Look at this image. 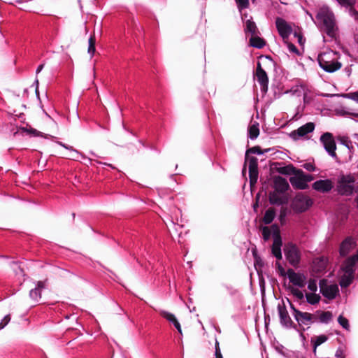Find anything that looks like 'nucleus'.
<instances>
[{
  "label": "nucleus",
  "instance_id": "f704fd0d",
  "mask_svg": "<svg viewBox=\"0 0 358 358\" xmlns=\"http://www.w3.org/2000/svg\"><path fill=\"white\" fill-rule=\"evenodd\" d=\"M235 1L240 12L243 9L248 8L250 5L249 0H235Z\"/></svg>",
  "mask_w": 358,
  "mask_h": 358
},
{
  "label": "nucleus",
  "instance_id": "49530a36",
  "mask_svg": "<svg viewBox=\"0 0 358 358\" xmlns=\"http://www.w3.org/2000/svg\"><path fill=\"white\" fill-rule=\"evenodd\" d=\"M303 167L308 171H314L315 170V166L312 163H306Z\"/></svg>",
  "mask_w": 358,
  "mask_h": 358
},
{
  "label": "nucleus",
  "instance_id": "6e6d98bb",
  "mask_svg": "<svg viewBox=\"0 0 358 358\" xmlns=\"http://www.w3.org/2000/svg\"><path fill=\"white\" fill-rule=\"evenodd\" d=\"M347 73H348V76H350V73H351V71H350V69H348V70L347 71Z\"/></svg>",
  "mask_w": 358,
  "mask_h": 358
},
{
  "label": "nucleus",
  "instance_id": "1a4fd4ad",
  "mask_svg": "<svg viewBox=\"0 0 358 358\" xmlns=\"http://www.w3.org/2000/svg\"><path fill=\"white\" fill-rule=\"evenodd\" d=\"M355 179L351 176H343L339 180L338 192L342 195H350L354 190Z\"/></svg>",
  "mask_w": 358,
  "mask_h": 358
},
{
  "label": "nucleus",
  "instance_id": "e433bc0d",
  "mask_svg": "<svg viewBox=\"0 0 358 358\" xmlns=\"http://www.w3.org/2000/svg\"><path fill=\"white\" fill-rule=\"evenodd\" d=\"M308 289L311 292H316L317 291V282L314 279H310L308 282Z\"/></svg>",
  "mask_w": 358,
  "mask_h": 358
},
{
  "label": "nucleus",
  "instance_id": "423d86ee",
  "mask_svg": "<svg viewBox=\"0 0 358 358\" xmlns=\"http://www.w3.org/2000/svg\"><path fill=\"white\" fill-rule=\"evenodd\" d=\"M295 175L290 177L289 182L293 187L305 189L308 187V182L313 180V176L306 174L301 170L294 171Z\"/></svg>",
  "mask_w": 358,
  "mask_h": 358
},
{
  "label": "nucleus",
  "instance_id": "4be33fe9",
  "mask_svg": "<svg viewBox=\"0 0 358 358\" xmlns=\"http://www.w3.org/2000/svg\"><path fill=\"white\" fill-rule=\"evenodd\" d=\"M160 315L166 319L169 322L172 323L174 325V327L176 328L180 334H182V329H181L180 324L179 322L178 321V320L176 319V316L173 314H172V313H171L169 312H167L166 310H161L160 311Z\"/></svg>",
  "mask_w": 358,
  "mask_h": 358
},
{
  "label": "nucleus",
  "instance_id": "09e8293b",
  "mask_svg": "<svg viewBox=\"0 0 358 358\" xmlns=\"http://www.w3.org/2000/svg\"><path fill=\"white\" fill-rule=\"evenodd\" d=\"M335 357L338 358H342L343 357V352L341 350L338 349L336 350L335 353Z\"/></svg>",
  "mask_w": 358,
  "mask_h": 358
},
{
  "label": "nucleus",
  "instance_id": "7ed1b4c3",
  "mask_svg": "<svg viewBox=\"0 0 358 358\" xmlns=\"http://www.w3.org/2000/svg\"><path fill=\"white\" fill-rule=\"evenodd\" d=\"M357 262L358 256H352L344 262L342 267L343 274L340 280V285L342 287H347L352 283L354 278V268Z\"/></svg>",
  "mask_w": 358,
  "mask_h": 358
},
{
  "label": "nucleus",
  "instance_id": "2f4dec72",
  "mask_svg": "<svg viewBox=\"0 0 358 358\" xmlns=\"http://www.w3.org/2000/svg\"><path fill=\"white\" fill-rule=\"evenodd\" d=\"M333 317L332 313L329 311H322L320 313L319 320L321 323H329Z\"/></svg>",
  "mask_w": 358,
  "mask_h": 358
},
{
  "label": "nucleus",
  "instance_id": "bb28decb",
  "mask_svg": "<svg viewBox=\"0 0 358 358\" xmlns=\"http://www.w3.org/2000/svg\"><path fill=\"white\" fill-rule=\"evenodd\" d=\"M245 33H250L252 36L257 34V27L255 22L252 20H248L245 22Z\"/></svg>",
  "mask_w": 358,
  "mask_h": 358
},
{
  "label": "nucleus",
  "instance_id": "412c9836",
  "mask_svg": "<svg viewBox=\"0 0 358 358\" xmlns=\"http://www.w3.org/2000/svg\"><path fill=\"white\" fill-rule=\"evenodd\" d=\"M282 192H280L277 190H274L273 192L269 194V201L271 204L275 205H282L286 202L285 197L282 195Z\"/></svg>",
  "mask_w": 358,
  "mask_h": 358
},
{
  "label": "nucleus",
  "instance_id": "473e14b6",
  "mask_svg": "<svg viewBox=\"0 0 358 358\" xmlns=\"http://www.w3.org/2000/svg\"><path fill=\"white\" fill-rule=\"evenodd\" d=\"M328 339V337L326 335H320L316 336L314 338H312L311 341L315 346H319L322 343H325Z\"/></svg>",
  "mask_w": 358,
  "mask_h": 358
},
{
  "label": "nucleus",
  "instance_id": "864d4df0",
  "mask_svg": "<svg viewBox=\"0 0 358 358\" xmlns=\"http://www.w3.org/2000/svg\"><path fill=\"white\" fill-rule=\"evenodd\" d=\"M350 113H347V112H344L343 113V115H349ZM352 115L355 116V117H358V113H351Z\"/></svg>",
  "mask_w": 358,
  "mask_h": 358
},
{
  "label": "nucleus",
  "instance_id": "6e6552de",
  "mask_svg": "<svg viewBox=\"0 0 358 358\" xmlns=\"http://www.w3.org/2000/svg\"><path fill=\"white\" fill-rule=\"evenodd\" d=\"M275 27L280 36L282 38L284 42H287L293 31L292 23L286 21L282 17H278L275 19Z\"/></svg>",
  "mask_w": 358,
  "mask_h": 358
},
{
  "label": "nucleus",
  "instance_id": "4d7b16f0",
  "mask_svg": "<svg viewBox=\"0 0 358 358\" xmlns=\"http://www.w3.org/2000/svg\"><path fill=\"white\" fill-rule=\"evenodd\" d=\"M35 82H36V83L37 85L38 84V80L37 79L36 80V81H35Z\"/></svg>",
  "mask_w": 358,
  "mask_h": 358
},
{
  "label": "nucleus",
  "instance_id": "c9c22d12",
  "mask_svg": "<svg viewBox=\"0 0 358 358\" xmlns=\"http://www.w3.org/2000/svg\"><path fill=\"white\" fill-rule=\"evenodd\" d=\"M338 322L343 329L349 330L350 324L347 318L344 317L343 315H340L338 317Z\"/></svg>",
  "mask_w": 358,
  "mask_h": 358
},
{
  "label": "nucleus",
  "instance_id": "0eeeda50",
  "mask_svg": "<svg viewBox=\"0 0 358 358\" xmlns=\"http://www.w3.org/2000/svg\"><path fill=\"white\" fill-rule=\"evenodd\" d=\"M313 204L312 200L303 194H298L292 202V208L299 213L306 211Z\"/></svg>",
  "mask_w": 358,
  "mask_h": 358
},
{
  "label": "nucleus",
  "instance_id": "a211bd4d",
  "mask_svg": "<svg viewBox=\"0 0 358 358\" xmlns=\"http://www.w3.org/2000/svg\"><path fill=\"white\" fill-rule=\"evenodd\" d=\"M281 245L282 241L280 236L278 233H276L273 236V243L271 251L273 256L278 259H282Z\"/></svg>",
  "mask_w": 358,
  "mask_h": 358
},
{
  "label": "nucleus",
  "instance_id": "cd10ccee",
  "mask_svg": "<svg viewBox=\"0 0 358 358\" xmlns=\"http://www.w3.org/2000/svg\"><path fill=\"white\" fill-rule=\"evenodd\" d=\"M292 294L297 299L299 303L304 302V297L306 294H303V292L300 290L299 287H291L289 288Z\"/></svg>",
  "mask_w": 358,
  "mask_h": 358
},
{
  "label": "nucleus",
  "instance_id": "bf43d9fd",
  "mask_svg": "<svg viewBox=\"0 0 358 358\" xmlns=\"http://www.w3.org/2000/svg\"><path fill=\"white\" fill-rule=\"evenodd\" d=\"M357 208H358V200H357Z\"/></svg>",
  "mask_w": 358,
  "mask_h": 358
},
{
  "label": "nucleus",
  "instance_id": "13d9d810",
  "mask_svg": "<svg viewBox=\"0 0 358 358\" xmlns=\"http://www.w3.org/2000/svg\"><path fill=\"white\" fill-rule=\"evenodd\" d=\"M345 145H346V147H348V148H349V145H348V143H347V144H345Z\"/></svg>",
  "mask_w": 358,
  "mask_h": 358
},
{
  "label": "nucleus",
  "instance_id": "393cba45",
  "mask_svg": "<svg viewBox=\"0 0 358 358\" xmlns=\"http://www.w3.org/2000/svg\"><path fill=\"white\" fill-rule=\"evenodd\" d=\"M250 44L254 48L260 49L266 45V43L263 38L259 37L257 34L252 36V37L250 38Z\"/></svg>",
  "mask_w": 358,
  "mask_h": 358
},
{
  "label": "nucleus",
  "instance_id": "58836bf2",
  "mask_svg": "<svg viewBox=\"0 0 358 358\" xmlns=\"http://www.w3.org/2000/svg\"><path fill=\"white\" fill-rule=\"evenodd\" d=\"M262 236L265 241H267L270 238L271 231L269 227H264L262 229Z\"/></svg>",
  "mask_w": 358,
  "mask_h": 358
},
{
  "label": "nucleus",
  "instance_id": "a19ab883",
  "mask_svg": "<svg viewBox=\"0 0 358 358\" xmlns=\"http://www.w3.org/2000/svg\"><path fill=\"white\" fill-rule=\"evenodd\" d=\"M248 152H252L253 154H257V155H262V154H263V152L261 150V148L259 147H257V146L250 148L248 150Z\"/></svg>",
  "mask_w": 358,
  "mask_h": 358
},
{
  "label": "nucleus",
  "instance_id": "f8f14e48",
  "mask_svg": "<svg viewBox=\"0 0 358 358\" xmlns=\"http://www.w3.org/2000/svg\"><path fill=\"white\" fill-rule=\"evenodd\" d=\"M285 255L287 261L293 266L299 264L300 260V253L298 248L293 244H287L285 245Z\"/></svg>",
  "mask_w": 358,
  "mask_h": 358
},
{
  "label": "nucleus",
  "instance_id": "a18cd8bd",
  "mask_svg": "<svg viewBox=\"0 0 358 358\" xmlns=\"http://www.w3.org/2000/svg\"><path fill=\"white\" fill-rule=\"evenodd\" d=\"M350 15L355 18V20L358 21V11L355 10L353 8L349 10Z\"/></svg>",
  "mask_w": 358,
  "mask_h": 358
},
{
  "label": "nucleus",
  "instance_id": "4468645a",
  "mask_svg": "<svg viewBox=\"0 0 358 358\" xmlns=\"http://www.w3.org/2000/svg\"><path fill=\"white\" fill-rule=\"evenodd\" d=\"M245 163L248 164L249 177L251 185L257 182L258 178V162L255 157H248L245 158Z\"/></svg>",
  "mask_w": 358,
  "mask_h": 358
},
{
  "label": "nucleus",
  "instance_id": "20e7f679",
  "mask_svg": "<svg viewBox=\"0 0 358 358\" xmlns=\"http://www.w3.org/2000/svg\"><path fill=\"white\" fill-rule=\"evenodd\" d=\"M320 291L329 300L334 299L339 294L338 286L331 283L327 279H322L319 282Z\"/></svg>",
  "mask_w": 358,
  "mask_h": 358
},
{
  "label": "nucleus",
  "instance_id": "2eb2a0df",
  "mask_svg": "<svg viewBox=\"0 0 358 358\" xmlns=\"http://www.w3.org/2000/svg\"><path fill=\"white\" fill-rule=\"evenodd\" d=\"M315 129V124L313 122H308L305 124L304 125L300 127L296 130L292 131L290 133V136L294 140H298L301 137L305 136L309 133H311Z\"/></svg>",
  "mask_w": 358,
  "mask_h": 358
},
{
  "label": "nucleus",
  "instance_id": "9b49d317",
  "mask_svg": "<svg viewBox=\"0 0 358 358\" xmlns=\"http://www.w3.org/2000/svg\"><path fill=\"white\" fill-rule=\"evenodd\" d=\"M287 276L289 282L293 285L292 287L303 288L306 284L307 278L302 273L295 272L293 269L289 268L287 271Z\"/></svg>",
  "mask_w": 358,
  "mask_h": 358
},
{
  "label": "nucleus",
  "instance_id": "6ab92c4d",
  "mask_svg": "<svg viewBox=\"0 0 358 358\" xmlns=\"http://www.w3.org/2000/svg\"><path fill=\"white\" fill-rule=\"evenodd\" d=\"M356 245V242L354 238L348 237L345 239L340 247V253L342 256L347 255L349 252Z\"/></svg>",
  "mask_w": 358,
  "mask_h": 358
},
{
  "label": "nucleus",
  "instance_id": "f3484780",
  "mask_svg": "<svg viewBox=\"0 0 358 358\" xmlns=\"http://www.w3.org/2000/svg\"><path fill=\"white\" fill-rule=\"evenodd\" d=\"M256 77L258 83L261 85L262 90H267L268 78L266 71L262 69L259 62L257 63L256 70Z\"/></svg>",
  "mask_w": 358,
  "mask_h": 358
},
{
  "label": "nucleus",
  "instance_id": "ea45409f",
  "mask_svg": "<svg viewBox=\"0 0 358 358\" xmlns=\"http://www.w3.org/2000/svg\"><path fill=\"white\" fill-rule=\"evenodd\" d=\"M10 315H6L0 322V329H3L10 322Z\"/></svg>",
  "mask_w": 358,
  "mask_h": 358
},
{
  "label": "nucleus",
  "instance_id": "603ef678",
  "mask_svg": "<svg viewBox=\"0 0 358 358\" xmlns=\"http://www.w3.org/2000/svg\"><path fill=\"white\" fill-rule=\"evenodd\" d=\"M318 346H315L314 344H313V352L315 356H316V352H317V348Z\"/></svg>",
  "mask_w": 358,
  "mask_h": 358
},
{
  "label": "nucleus",
  "instance_id": "7c9ffc66",
  "mask_svg": "<svg viewBox=\"0 0 358 358\" xmlns=\"http://www.w3.org/2000/svg\"><path fill=\"white\" fill-rule=\"evenodd\" d=\"M95 43H96L95 36H94V35H92L88 40V49H87V52L90 55L91 57L94 56L95 51H96Z\"/></svg>",
  "mask_w": 358,
  "mask_h": 358
},
{
  "label": "nucleus",
  "instance_id": "c03bdc74",
  "mask_svg": "<svg viewBox=\"0 0 358 358\" xmlns=\"http://www.w3.org/2000/svg\"><path fill=\"white\" fill-rule=\"evenodd\" d=\"M285 43H287V48L290 52H294V53H298V49L294 44H292L291 43H288L287 41Z\"/></svg>",
  "mask_w": 358,
  "mask_h": 358
},
{
  "label": "nucleus",
  "instance_id": "aec40b11",
  "mask_svg": "<svg viewBox=\"0 0 358 358\" xmlns=\"http://www.w3.org/2000/svg\"><path fill=\"white\" fill-rule=\"evenodd\" d=\"M273 187L275 190L283 193L288 189L289 184L286 179L282 177L278 176L273 180Z\"/></svg>",
  "mask_w": 358,
  "mask_h": 358
},
{
  "label": "nucleus",
  "instance_id": "8fccbe9b",
  "mask_svg": "<svg viewBox=\"0 0 358 358\" xmlns=\"http://www.w3.org/2000/svg\"><path fill=\"white\" fill-rule=\"evenodd\" d=\"M215 358H220V357H223L220 349H215Z\"/></svg>",
  "mask_w": 358,
  "mask_h": 358
},
{
  "label": "nucleus",
  "instance_id": "37998d69",
  "mask_svg": "<svg viewBox=\"0 0 358 358\" xmlns=\"http://www.w3.org/2000/svg\"><path fill=\"white\" fill-rule=\"evenodd\" d=\"M28 133L34 136H43L41 132L37 131L35 129L31 128L27 130Z\"/></svg>",
  "mask_w": 358,
  "mask_h": 358
},
{
  "label": "nucleus",
  "instance_id": "39448f33",
  "mask_svg": "<svg viewBox=\"0 0 358 358\" xmlns=\"http://www.w3.org/2000/svg\"><path fill=\"white\" fill-rule=\"evenodd\" d=\"M287 301L290 306V308L292 310V314L299 326H308V327L314 322L313 321L314 316L313 314L307 313V312H301V311L299 310L297 308H296L294 306V305L292 303V302L288 299H287Z\"/></svg>",
  "mask_w": 358,
  "mask_h": 358
},
{
  "label": "nucleus",
  "instance_id": "b1692460",
  "mask_svg": "<svg viewBox=\"0 0 358 358\" xmlns=\"http://www.w3.org/2000/svg\"><path fill=\"white\" fill-rule=\"evenodd\" d=\"M58 144L70 151L67 158L72 160H79L80 157L84 158V156L78 150H75L72 146L67 145L62 142H59Z\"/></svg>",
  "mask_w": 358,
  "mask_h": 358
},
{
  "label": "nucleus",
  "instance_id": "72a5a7b5",
  "mask_svg": "<svg viewBox=\"0 0 358 358\" xmlns=\"http://www.w3.org/2000/svg\"><path fill=\"white\" fill-rule=\"evenodd\" d=\"M336 2H338V4H340L341 6L345 7V8H353L354 5L356 3V0H335Z\"/></svg>",
  "mask_w": 358,
  "mask_h": 358
},
{
  "label": "nucleus",
  "instance_id": "79ce46f5",
  "mask_svg": "<svg viewBox=\"0 0 358 358\" xmlns=\"http://www.w3.org/2000/svg\"><path fill=\"white\" fill-rule=\"evenodd\" d=\"M347 96L349 99H352L355 101H356L357 103H358V91L349 93L347 94Z\"/></svg>",
  "mask_w": 358,
  "mask_h": 358
},
{
  "label": "nucleus",
  "instance_id": "de8ad7c7",
  "mask_svg": "<svg viewBox=\"0 0 358 358\" xmlns=\"http://www.w3.org/2000/svg\"><path fill=\"white\" fill-rule=\"evenodd\" d=\"M294 36L297 38V40H298V42L299 44L301 45H303L304 41H303V36L299 34H297L296 32L294 33Z\"/></svg>",
  "mask_w": 358,
  "mask_h": 358
},
{
  "label": "nucleus",
  "instance_id": "c85d7f7f",
  "mask_svg": "<svg viewBox=\"0 0 358 358\" xmlns=\"http://www.w3.org/2000/svg\"><path fill=\"white\" fill-rule=\"evenodd\" d=\"M259 134V124L254 123L251 124L248 128V136L251 139H255Z\"/></svg>",
  "mask_w": 358,
  "mask_h": 358
},
{
  "label": "nucleus",
  "instance_id": "dca6fc26",
  "mask_svg": "<svg viewBox=\"0 0 358 358\" xmlns=\"http://www.w3.org/2000/svg\"><path fill=\"white\" fill-rule=\"evenodd\" d=\"M334 182L330 179L319 180L313 184V188L320 192L325 193L331 190Z\"/></svg>",
  "mask_w": 358,
  "mask_h": 358
},
{
  "label": "nucleus",
  "instance_id": "ddd939ff",
  "mask_svg": "<svg viewBox=\"0 0 358 358\" xmlns=\"http://www.w3.org/2000/svg\"><path fill=\"white\" fill-rule=\"evenodd\" d=\"M278 312L281 325L287 328L292 327L294 322L289 315L284 301H282L281 303H278Z\"/></svg>",
  "mask_w": 358,
  "mask_h": 358
},
{
  "label": "nucleus",
  "instance_id": "5fc2aeb1",
  "mask_svg": "<svg viewBox=\"0 0 358 358\" xmlns=\"http://www.w3.org/2000/svg\"><path fill=\"white\" fill-rule=\"evenodd\" d=\"M215 348L220 349L219 342L217 340L215 341Z\"/></svg>",
  "mask_w": 358,
  "mask_h": 358
},
{
  "label": "nucleus",
  "instance_id": "4c0bfd02",
  "mask_svg": "<svg viewBox=\"0 0 358 358\" xmlns=\"http://www.w3.org/2000/svg\"><path fill=\"white\" fill-rule=\"evenodd\" d=\"M292 172L294 173V169L292 166H287L280 167L278 170L279 173L282 174H289Z\"/></svg>",
  "mask_w": 358,
  "mask_h": 358
},
{
  "label": "nucleus",
  "instance_id": "9d476101",
  "mask_svg": "<svg viewBox=\"0 0 358 358\" xmlns=\"http://www.w3.org/2000/svg\"><path fill=\"white\" fill-rule=\"evenodd\" d=\"M320 141L322 143L324 148L327 153L332 157L336 158V145L331 133L327 132L322 134L320 137Z\"/></svg>",
  "mask_w": 358,
  "mask_h": 358
},
{
  "label": "nucleus",
  "instance_id": "5701e85b",
  "mask_svg": "<svg viewBox=\"0 0 358 358\" xmlns=\"http://www.w3.org/2000/svg\"><path fill=\"white\" fill-rule=\"evenodd\" d=\"M45 287V284L42 281L37 282L34 289H31L29 296L35 301H38L41 297V290Z\"/></svg>",
  "mask_w": 358,
  "mask_h": 358
},
{
  "label": "nucleus",
  "instance_id": "a878e982",
  "mask_svg": "<svg viewBox=\"0 0 358 358\" xmlns=\"http://www.w3.org/2000/svg\"><path fill=\"white\" fill-rule=\"evenodd\" d=\"M306 302L310 305L318 303L321 299V296L316 292L306 293Z\"/></svg>",
  "mask_w": 358,
  "mask_h": 358
},
{
  "label": "nucleus",
  "instance_id": "3c124183",
  "mask_svg": "<svg viewBox=\"0 0 358 358\" xmlns=\"http://www.w3.org/2000/svg\"><path fill=\"white\" fill-rule=\"evenodd\" d=\"M44 64H40L36 69V74L39 73L43 69Z\"/></svg>",
  "mask_w": 358,
  "mask_h": 358
},
{
  "label": "nucleus",
  "instance_id": "f257e3e1",
  "mask_svg": "<svg viewBox=\"0 0 358 358\" xmlns=\"http://www.w3.org/2000/svg\"><path fill=\"white\" fill-rule=\"evenodd\" d=\"M339 59L340 54L333 50L321 52L317 57L320 66L327 73H334L341 68Z\"/></svg>",
  "mask_w": 358,
  "mask_h": 358
},
{
  "label": "nucleus",
  "instance_id": "f03ea898",
  "mask_svg": "<svg viewBox=\"0 0 358 358\" xmlns=\"http://www.w3.org/2000/svg\"><path fill=\"white\" fill-rule=\"evenodd\" d=\"M317 20L322 24V28L326 34L333 38L336 35V26L335 17L333 12L327 6H323L318 10L316 15Z\"/></svg>",
  "mask_w": 358,
  "mask_h": 358
},
{
  "label": "nucleus",
  "instance_id": "c756f323",
  "mask_svg": "<svg viewBox=\"0 0 358 358\" xmlns=\"http://www.w3.org/2000/svg\"><path fill=\"white\" fill-rule=\"evenodd\" d=\"M275 216V212L273 208H268L266 212L263 217V222L268 224L273 222Z\"/></svg>",
  "mask_w": 358,
  "mask_h": 358
}]
</instances>
